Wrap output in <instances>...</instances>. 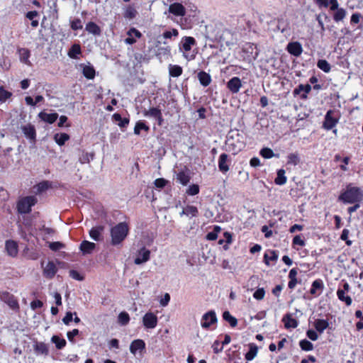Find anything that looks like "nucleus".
<instances>
[{
    "instance_id": "61",
    "label": "nucleus",
    "mask_w": 363,
    "mask_h": 363,
    "mask_svg": "<svg viewBox=\"0 0 363 363\" xmlns=\"http://www.w3.org/2000/svg\"><path fill=\"white\" fill-rule=\"evenodd\" d=\"M265 294L264 290L262 289H258L256 290L253 294V297L256 298L257 300H262Z\"/></svg>"
},
{
    "instance_id": "20",
    "label": "nucleus",
    "mask_w": 363,
    "mask_h": 363,
    "mask_svg": "<svg viewBox=\"0 0 363 363\" xmlns=\"http://www.w3.org/2000/svg\"><path fill=\"white\" fill-rule=\"evenodd\" d=\"M96 245L94 242L88 240H83L79 246V250L83 255L91 254L96 248Z\"/></svg>"
},
{
    "instance_id": "47",
    "label": "nucleus",
    "mask_w": 363,
    "mask_h": 363,
    "mask_svg": "<svg viewBox=\"0 0 363 363\" xmlns=\"http://www.w3.org/2000/svg\"><path fill=\"white\" fill-rule=\"evenodd\" d=\"M317 66L326 73H328L331 69L330 65L325 60H319L317 62Z\"/></svg>"
},
{
    "instance_id": "24",
    "label": "nucleus",
    "mask_w": 363,
    "mask_h": 363,
    "mask_svg": "<svg viewBox=\"0 0 363 363\" xmlns=\"http://www.w3.org/2000/svg\"><path fill=\"white\" fill-rule=\"evenodd\" d=\"M241 86L242 82L238 77H233L230 81H228V89L233 93L238 92Z\"/></svg>"
},
{
    "instance_id": "57",
    "label": "nucleus",
    "mask_w": 363,
    "mask_h": 363,
    "mask_svg": "<svg viewBox=\"0 0 363 363\" xmlns=\"http://www.w3.org/2000/svg\"><path fill=\"white\" fill-rule=\"evenodd\" d=\"M51 186V184L49 181H43L38 184V192H43L48 189Z\"/></svg>"
},
{
    "instance_id": "3",
    "label": "nucleus",
    "mask_w": 363,
    "mask_h": 363,
    "mask_svg": "<svg viewBox=\"0 0 363 363\" xmlns=\"http://www.w3.org/2000/svg\"><path fill=\"white\" fill-rule=\"evenodd\" d=\"M38 203L35 196H26L20 198L16 203V210L19 214H28L31 208Z\"/></svg>"
},
{
    "instance_id": "10",
    "label": "nucleus",
    "mask_w": 363,
    "mask_h": 363,
    "mask_svg": "<svg viewBox=\"0 0 363 363\" xmlns=\"http://www.w3.org/2000/svg\"><path fill=\"white\" fill-rule=\"evenodd\" d=\"M350 289V285L348 283L345 282L343 284V289H338L337 291V296L338 298L345 302L347 306H350L352 304V298L349 296H346L345 294L348 292Z\"/></svg>"
},
{
    "instance_id": "50",
    "label": "nucleus",
    "mask_w": 363,
    "mask_h": 363,
    "mask_svg": "<svg viewBox=\"0 0 363 363\" xmlns=\"http://www.w3.org/2000/svg\"><path fill=\"white\" fill-rule=\"evenodd\" d=\"M118 320L121 325H125L130 321L129 314L125 311L121 312L118 316Z\"/></svg>"
},
{
    "instance_id": "53",
    "label": "nucleus",
    "mask_w": 363,
    "mask_h": 363,
    "mask_svg": "<svg viewBox=\"0 0 363 363\" xmlns=\"http://www.w3.org/2000/svg\"><path fill=\"white\" fill-rule=\"evenodd\" d=\"M70 27L73 30H77L82 28V23L79 18H74L70 23Z\"/></svg>"
},
{
    "instance_id": "48",
    "label": "nucleus",
    "mask_w": 363,
    "mask_h": 363,
    "mask_svg": "<svg viewBox=\"0 0 363 363\" xmlns=\"http://www.w3.org/2000/svg\"><path fill=\"white\" fill-rule=\"evenodd\" d=\"M52 341L55 344V346L58 350H61L65 347L67 343L65 339L60 338L56 335L52 336Z\"/></svg>"
},
{
    "instance_id": "31",
    "label": "nucleus",
    "mask_w": 363,
    "mask_h": 363,
    "mask_svg": "<svg viewBox=\"0 0 363 363\" xmlns=\"http://www.w3.org/2000/svg\"><path fill=\"white\" fill-rule=\"evenodd\" d=\"M143 113L146 117H152L156 119L162 113V111L159 107H152L148 110L145 109Z\"/></svg>"
},
{
    "instance_id": "64",
    "label": "nucleus",
    "mask_w": 363,
    "mask_h": 363,
    "mask_svg": "<svg viewBox=\"0 0 363 363\" xmlns=\"http://www.w3.org/2000/svg\"><path fill=\"white\" fill-rule=\"evenodd\" d=\"M73 319V314L72 312L68 311L66 313L65 316L62 318L63 323L68 325Z\"/></svg>"
},
{
    "instance_id": "18",
    "label": "nucleus",
    "mask_w": 363,
    "mask_h": 363,
    "mask_svg": "<svg viewBox=\"0 0 363 363\" xmlns=\"http://www.w3.org/2000/svg\"><path fill=\"white\" fill-rule=\"evenodd\" d=\"M17 52L19 55V60L22 63L27 65L28 66L31 65V62L29 60L30 57V51L28 48H18Z\"/></svg>"
},
{
    "instance_id": "29",
    "label": "nucleus",
    "mask_w": 363,
    "mask_h": 363,
    "mask_svg": "<svg viewBox=\"0 0 363 363\" xmlns=\"http://www.w3.org/2000/svg\"><path fill=\"white\" fill-rule=\"evenodd\" d=\"M112 118L114 121L118 122V125L121 128H125L130 123L129 118H122L121 115L118 113H116L112 116Z\"/></svg>"
},
{
    "instance_id": "34",
    "label": "nucleus",
    "mask_w": 363,
    "mask_h": 363,
    "mask_svg": "<svg viewBox=\"0 0 363 363\" xmlns=\"http://www.w3.org/2000/svg\"><path fill=\"white\" fill-rule=\"evenodd\" d=\"M70 138L69 135L67 133H56L54 135V140L56 142V143L60 145H64L65 143L69 140Z\"/></svg>"
},
{
    "instance_id": "54",
    "label": "nucleus",
    "mask_w": 363,
    "mask_h": 363,
    "mask_svg": "<svg viewBox=\"0 0 363 363\" xmlns=\"http://www.w3.org/2000/svg\"><path fill=\"white\" fill-rule=\"evenodd\" d=\"M163 37L166 39H170L172 37H177L179 31L176 28H172L171 30H166L162 34Z\"/></svg>"
},
{
    "instance_id": "19",
    "label": "nucleus",
    "mask_w": 363,
    "mask_h": 363,
    "mask_svg": "<svg viewBox=\"0 0 363 363\" xmlns=\"http://www.w3.org/2000/svg\"><path fill=\"white\" fill-rule=\"evenodd\" d=\"M145 349V342L143 340L137 339L133 340L130 345V352L135 354L138 351L142 352Z\"/></svg>"
},
{
    "instance_id": "16",
    "label": "nucleus",
    "mask_w": 363,
    "mask_h": 363,
    "mask_svg": "<svg viewBox=\"0 0 363 363\" xmlns=\"http://www.w3.org/2000/svg\"><path fill=\"white\" fill-rule=\"evenodd\" d=\"M169 12L177 16H184L186 14V9L180 3H173L169 5Z\"/></svg>"
},
{
    "instance_id": "35",
    "label": "nucleus",
    "mask_w": 363,
    "mask_h": 363,
    "mask_svg": "<svg viewBox=\"0 0 363 363\" xmlns=\"http://www.w3.org/2000/svg\"><path fill=\"white\" fill-rule=\"evenodd\" d=\"M82 53L81 46L79 44H74L68 51V56L72 59H77L78 55Z\"/></svg>"
},
{
    "instance_id": "17",
    "label": "nucleus",
    "mask_w": 363,
    "mask_h": 363,
    "mask_svg": "<svg viewBox=\"0 0 363 363\" xmlns=\"http://www.w3.org/2000/svg\"><path fill=\"white\" fill-rule=\"evenodd\" d=\"M287 51L292 55L298 57L303 52V48L300 43L291 42L287 45Z\"/></svg>"
},
{
    "instance_id": "12",
    "label": "nucleus",
    "mask_w": 363,
    "mask_h": 363,
    "mask_svg": "<svg viewBox=\"0 0 363 363\" xmlns=\"http://www.w3.org/2000/svg\"><path fill=\"white\" fill-rule=\"evenodd\" d=\"M57 272V268L52 261H49L47 265L43 269V276L48 279H52L55 276Z\"/></svg>"
},
{
    "instance_id": "44",
    "label": "nucleus",
    "mask_w": 363,
    "mask_h": 363,
    "mask_svg": "<svg viewBox=\"0 0 363 363\" xmlns=\"http://www.w3.org/2000/svg\"><path fill=\"white\" fill-rule=\"evenodd\" d=\"M311 90V85L309 84H300L298 88H296L295 90H294V94H299L301 91H303L304 93L302 94L301 96V98L303 99H306V94H308L310 92V91Z\"/></svg>"
},
{
    "instance_id": "14",
    "label": "nucleus",
    "mask_w": 363,
    "mask_h": 363,
    "mask_svg": "<svg viewBox=\"0 0 363 363\" xmlns=\"http://www.w3.org/2000/svg\"><path fill=\"white\" fill-rule=\"evenodd\" d=\"M333 113L332 111H328L326 113L323 122V128L326 130L332 129L337 123V120L333 116Z\"/></svg>"
},
{
    "instance_id": "33",
    "label": "nucleus",
    "mask_w": 363,
    "mask_h": 363,
    "mask_svg": "<svg viewBox=\"0 0 363 363\" xmlns=\"http://www.w3.org/2000/svg\"><path fill=\"white\" fill-rule=\"evenodd\" d=\"M138 14V11L135 9V7L132 5L128 6L123 13V16L126 19H133L136 17Z\"/></svg>"
},
{
    "instance_id": "28",
    "label": "nucleus",
    "mask_w": 363,
    "mask_h": 363,
    "mask_svg": "<svg viewBox=\"0 0 363 363\" xmlns=\"http://www.w3.org/2000/svg\"><path fill=\"white\" fill-rule=\"evenodd\" d=\"M198 79L200 84L205 87L208 86L211 82V77L210 74L205 71H200L198 73Z\"/></svg>"
},
{
    "instance_id": "63",
    "label": "nucleus",
    "mask_w": 363,
    "mask_h": 363,
    "mask_svg": "<svg viewBox=\"0 0 363 363\" xmlns=\"http://www.w3.org/2000/svg\"><path fill=\"white\" fill-rule=\"evenodd\" d=\"M43 306V301L40 300H38V299L34 300L30 303V307L33 310H35L37 308H42Z\"/></svg>"
},
{
    "instance_id": "13",
    "label": "nucleus",
    "mask_w": 363,
    "mask_h": 363,
    "mask_svg": "<svg viewBox=\"0 0 363 363\" xmlns=\"http://www.w3.org/2000/svg\"><path fill=\"white\" fill-rule=\"evenodd\" d=\"M21 130L25 136L33 141V143L36 140V130L33 125L28 123L21 127Z\"/></svg>"
},
{
    "instance_id": "4",
    "label": "nucleus",
    "mask_w": 363,
    "mask_h": 363,
    "mask_svg": "<svg viewBox=\"0 0 363 363\" xmlns=\"http://www.w3.org/2000/svg\"><path fill=\"white\" fill-rule=\"evenodd\" d=\"M0 299L6 303L10 308L18 312L20 310V306L18 299L11 293L8 291L0 292Z\"/></svg>"
},
{
    "instance_id": "45",
    "label": "nucleus",
    "mask_w": 363,
    "mask_h": 363,
    "mask_svg": "<svg viewBox=\"0 0 363 363\" xmlns=\"http://www.w3.org/2000/svg\"><path fill=\"white\" fill-rule=\"evenodd\" d=\"M264 262L269 265V261H276L278 259L277 253L274 250L267 252L264 255Z\"/></svg>"
},
{
    "instance_id": "22",
    "label": "nucleus",
    "mask_w": 363,
    "mask_h": 363,
    "mask_svg": "<svg viewBox=\"0 0 363 363\" xmlns=\"http://www.w3.org/2000/svg\"><path fill=\"white\" fill-rule=\"evenodd\" d=\"M39 118L50 124H52L56 121L58 118V114L57 113H48L44 111H41L38 114Z\"/></svg>"
},
{
    "instance_id": "36",
    "label": "nucleus",
    "mask_w": 363,
    "mask_h": 363,
    "mask_svg": "<svg viewBox=\"0 0 363 363\" xmlns=\"http://www.w3.org/2000/svg\"><path fill=\"white\" fill-rule=\"evenodd\" d=\"M156 56L157 58L161 59L162 57H169L171 55V48L170 46L165 47H158L156 53Z\"/></svg>"
},
{
    "instance_id": "52",
    "label": "nucleus",
    "mask_w": 363,
    "mask_h": 363,
    "mask_svg": "<svg viewBox=\"0 0 363 363\" xmlns=\"http://www.w3.org/2000/svg\"><path fill=\"white\" fill-rule=\"evenodd\" d=\"M300 347L305 351H311L313 349V344L307 340H302L299 342Z\"/></svg>"
},
{
    "instance_id": "32",
    "label": "nucleus",
    "mask_w": 363,
    "mask_h": 363,
    "mask_svg": "<svg viewBox=\"0 0 363 363\" xmlns=\"http://www.w3.org/2000/svg\"><path fill=\"white\" fill-rule=\"evenodd\" d=\"M82 74L87 79H93L96 76V71L93 66L84 65L82 69Z\"/></svg>"
},
{
    "instance_id": "2",
    "label": "nucleus",
    "mask_w": 363,
    "mask_h": 363,
    "mask_svg": "<svg viewBox=\"0 0 363 363\" xmlns=\"http://www.w3.org/2000/svg\"><path fill=\"white\" fill-rule=\"evenodd\" d=\"M130 228L126 222H120L110 229L111 244L113 246L121 245L129 234Z\"/></svg>"
},
{
    "instance_id": "9",
    "label": "nucleus",
    "mask_w": 363,
    "mask_h": 363,
    "mask_svg": "<svg viewBox=\"0 0 363 363\" xmlns=\"http://www.w3.org/2000/svg\"><path fill=\"white\" fill-rule=\"evenodd\" d=\"M128 37L124 40V42L127 45H133L137 40L136 38H140L143 35L142 33L135 28H130L126 33Z\"/></svg>"
},
{
    "instance_id": "5",
    "label": "nucleus",
    "mask_w": 363,
    "mask_h": 363,
    "mask_svg": "<svg viewBox=\"0 0 363 363\" xmlns=\"http://www.w3.org/2000/svg\"><path fill=\"white\" fill-rule=\"evenodd\" d=\"M150 250L147 249L144 246L142 247L136 252L134 263L137 265H140L147 262L150 259Z\"/></svg>"
},
{
    "instance_id": "49",
    "label": "nucleus",
    "mask_w": 363,
    "mask_h": 363,
    "mask_svg": "<svg viewBox=\"0 0 363 363\" xmlns=\"http://www.w3.org/2000/svg\"><path fill=\"white\" fill-rule=\"evenodd\" d=\"M200 188L198 184H193L189 186L186 190V194L188 196H195L199 193Z\"/></svg>"
},
{
    "instance_id": "62",
    "label": "nucleus",
    "mask_w": 363,
    "mask_h": 363,
    "mask_svg": "<svg viewBox=\"0 0 363 363\" xmlns=\"http://www.w3.org/2000/svg\"><path fill=\"white\" fill-rule=\"evenodd\" d=\"M69 276L75 280L82 281L84 279V277L82 276L77 271L74 269L69 271Z\"/></svg>"
},
{
    "instance_id": "11",
    "label": "nucleus",
    "mask_w": 363,
    "mask_h": 363,
    "mask_svg": "<svg viewBox=\"0 0 363 363\" xmlns=\"http://www.w3.org/2000/svg\"><path fill=\"white\" fill-rule=\"evenodd\" d=\"M104 226L101 225L91 228L89 232V236L95 241L103 240L102 233L104 231Z\"/></svg>"
},
{
    "instance_id": "37",
    "label": "nucleus",
    "mask_w": 363,
    "mask_h": 363,
    "mask_svg": "<svg viewBox=\"0 0 363 363\" xmlns=\"http://www.w3.org/2000/svg\"><path fill=\"white\" fill-rule=\"evenodd\" d=\"M328 325V322L326 320L317 319L314 322V327L315 330L320 333H323Z\"/></svg>"
},
{
    "instance_id": "1",
    "label": "nucleus",
    "mask_w": 363,
    "mask_h": 363,
    "mask_svg": "<svg viewBox=\"0 0 363 363\" xmlns=\"http://www.w3.org/2000/svg\"><path fill=\"white\" fill-rule=\"evenodd\" d=\"M363 200V190L352 184H348L338 196V201L345 204L361 203Z\"/></svg>"
},
{
    "instance_id": "8",
    "label": "nucleus",
    "mask_w": 363,
    "mask_h": 363,
    "mask_svg": "<svg viewBox=\"0 0 363 363\" xmlns=\"http://www.w3.org/2000/svg\"><path fill=\"white\" fill-rule=\"evenodd\" d=\"M34 352L36 355L48 356L49 354L48 345L43 342L34 341L33 345Z\"/></svg>"
},
{
    "instance_id": "27",
    "label": "nucleus",
    "mask_w": 363,
    "mask_h": 363,
    "mask_svg": "<svg viewBox=\"0 0 363 363\" xmlns=\"http://www.w3.org/2000/svg\"><path fill=\"white\" fill-rule=\"evenodd\" d=\"M182 49L184 52H189L191 50V47L196 45V42L194 38L191 36H186L182 38Z\"/></svg>"
},
{
    "instance_id": "39",
    "label": "nucleus",
    "mask_w": 363,
    "mask_h": 363,
    "mask_svg": "<svg viewBox=\"0 0 363 363\" xmlns=\"http://www.w3.org/2000/svg\"><path fill=\"white\" fill-rule=\"evenodd\" d=\"M283 322L284 323L286 328H295L298 325L297 321L293 318L290 315H286L283 318Z\"/></svg>"
},
{
    "instance_id": "7",
    "label": "nucleus",
    "mask_w": 363,
    "mask_h": 363,
    "mask_svg": "<svg viewBox=\"0 0 363 363\" xmlns=\"http://www.w3.org/2000/svg\"><path fill=\"white\" fill-rule=\"evenodd\" d=\"M217 322V317L214 311L206 313L201 320V325L203 328H208L210 326Z\"/></svg>"
},
{
    "instance_id": "46",
    "label": "nucleus",
    "mask_w": 363,
    "mask_h": 363,
    "mask_svg": "<svg viewBox=\"0 0 363 363\" xmlns=\"http://www.w3.org/2000/svg\"><path fill=\"white\" fill-rule=\"evenodd\" d=\"M12 92L6 90L4 86H0V102L4 103L12 96Z\"/></svg>"
},
{
    "instance_id": "60",
    "label": "nucleus",
    "mask_w": 363,
    "mask_h": 363,
    "mask_svg": "<svg viewBox=\"0 0 363 363\" xmlns=\"http://www.w3.org/2000/svg\"><path fill=\"white\" fill-rule=\"evenodd\" d=\"M349 230L347 229H344L342 232V234L340 235V239L342 240H345L346 242V244L347 245H352V241L351 240H347L348 238V235H349Z\"/></svg>"
},
{
    "instance_id": "59",
    "label": "nucleus",
    "mask_w": 363,
    "mask_h": 363,
    "mask_svg": "<svg viewBox=\"0 0 363 363\" xmlns=\"http://www.w3.org/2000/svg\"><path fill=\"white\" fill-rule=\"evenodd\" d=\"M167 183L168 181L164 178L156 179L154 182L155 186L160 189L164 188L167 184Z\"/></svg>"
},
{
    "instance_id": "15",
    "label": "nucleus",
    "mask_w": 363,
    "mask_h": 363,
    "mask_svg": "<svg viewBox=\"0 0 363 363\" xmlns=\"http://www.w3.org/2000/svg\"><path fill=\"white\" fill-rule=\"evenodd\" d=\"M5 247L9 256L12 257L17 256L18 252V245L17 242L12 240H6Z\"/></svg>"
},
{
    "instance_id": "26",
    "label": "nucleus",
    "mask_w": 363,
    "mask_h": 363,
    "mask_svg": "<svg viewBox=\"0 0 363 363\" xmlns=\"http://www.w3.org/2000/svg\"><path fill=\"white\" fill-rule=\"evenodd\" d=\"M185 215L190 217H196L199 215V210L194 206L187 205L180 213V216Z\"/></svg>"
},
{
    "instance_id": "58",
    "label": "nucleus",
    "mask_w": 363,
    "mask_h": 363,
    "mask_svg": "<svg viewBox=\"0 0 363 363\" xmlns=\"http://www.w3.org/2000/svg\"><path fill=\"white\" fill-rule=\"evenodd\" d=\"M287 162L288 164H291L293 165H296L298 162H299V159L297 155L296 154H289L287 157Z\"/></svg>"
},
{
    "instance_id": "40",
    "label": "nucleus",
    "mask_w": 363,
    "mask_h": 363,
    "mask_svg": "<svg viewBox=\"0 0 363 363\" xmlns=\"http://www.w3.org/2000/svg\"><path fill=\"white\" fill-rule=\"evenodd\" d=\"M227 344V335H225L223 336V339L222 340L221 342H220L218 340H216L213 345H212V347H213V352L215 353H218L220 352V351H222L223 348V346Z\"/></svg>"
},
{
    "instance_id": "38",
    "label": "nucleus",
    "mask_w": 363,
    "mask_h": 363,
    "mask_svg": "<svg viewBox=\"0 0 363 363\" xmlns=\"http://www.w3.org/2000/svg\"><path fill=\"white\" fill-rule=\"evenodd\" d=\"M249 347L250 350L245 354V359L248 361H251L256 357L258 348L254 343L250 344Z\"/></svg>"
},
{
    "instance_id": "6",
    "label": "nucleus",
    "mask_w": 363,
    "mask_h": 363,
    "mask_svg": "<svg viewBox=\"0 0 363 363\" xmlns=\"http://www.w3.org/2000/svg\"><path fill=\"white\" fill-rule=\"evenodd\" d=\"M158 318L157 315L152 313H146L143 318V323L145 328L153 329L157 325Z\"/></svg>"
},
{
    "instance_id": "23",
    "label": "nucleus",
    "mask_w": 363,
    "mask_h": 363,
    "mask_svg": "<svg viewBox=\"0 0 363 363\" xmlns=\"http://www.w3.org/2000/svg\"><path fill=\"white\" fill-rule=\"evenodd\" d=\"M85 30L94 35L99 36L101 34V28L94 22L90 21L86 24Z\"/></svg>"
},
{
    "instance_id": "56",
    "label": "nucleus",
    "mask_w": 363,
    "mask_h": 363,
    "mask_svg": "<svg viewBox=\"0 0 363 363\" xmlns=\"http://www.w3.org/2000/svg\"><path fill=\"white\" fill-rule=\"evenodd\" d=\"M260 155L264 157V158H267V159H269V158H272L273 156H274V152L273 151L270 149V148H268V147H264V148H262L261 150H260Z\"/></svg>"
},
{
    "instance_id": "21",
    "label": "nucleus",
    "mask_w": 363,
    "mask_h": 363,
    "mask_svg": "<svg viewBox=\"0 0 363 363\" xmlns=\"http://www.w3.org/2000/svg\"><path fill=\"white\" fill-rule=\"evenodd\" d=\"M323 289V283L321 279L315 280L311 285L310 289L311 294L317 296H319Z\"/></svg>"
},
{
    "instance_id": "51",
    "label": "nucleus",
    "mask_w": 363,
    "mask_h": 363,
    "mask_svg": "<svg viewBox=\"0 0 363 363\" xmlns=\"http://www.w3.org/2000/svg\"><path fill=\"white\" fill-rule=\"evenodd\" d=\"M335 13H334L333 18L335 21H340L343 20V18L345 17L346 11L343 9H337L335 10Z\"/></svg>"
},
{
    "instance_id": "42",
    "label": "nucleus",
    "mask_w": 363,
    "mask_h": 363,
    "mask_svg": "<svg viewBox=\"0 0 363 363\" xmlns=\"http://www.w3.org/2000/svg\"><path fill=\"white\" fill-rule=\"evenodd\" d=\"M142 130L147 133L150 130V128L143 121H139L135 123L134 134L139 135L140 134V130Z\"/></svg>"
},
{
    "instance_id": "55",
    "label": "nucleus",
    "mask_w": 363,
    "mask_h": 363,
    "mask_svg": "<svg viewBox=\"0 0 363 363\" xmlns=\"http://www.w3.org/2000/svg\"><path fill=\"white\" fill-rule=\"evenodd\" d=\"M65 247V244L60 242H50L49 247L52 251L56 252Z\"/></svg>"
},
{
    "instance_id": "30",
    "label": "nucleus",
    "mask_w": 363,
    "mask_h": 363,
    "mask_svg": "<svg viewBox=\"0 0 363 363\" xmlns=\"http://www.w3.org/2000/svg\"><path fill=\"white\" fill-rule=\"evenodd\" d=\"M183 73V69L181 66L177 65H169V74L172 77H179Z\"/></svg>"
},
{
    "instance_id": "41",
    "label": "nucleus",
    "mask_w": 363,
    "mask_h": 363,
    "mask_svg": "<svg viewBox=\"0 0 363 363\" xmlns=\"http://www.w3.org/2000/svg\"><path fill=\"white\" fill-rule=\"evenodd\" d=\"M286 177L285 176V170L280 169L277 171V176L274 180V182L277 185H284L286 182Z\"/></svg>"
},
{
    "instance_id": "43",
    "label": "nucleus",
    "mask_w": 363,
    "mask_h": 363,
    "mask_svg": "<svg viewBox=\"0 0 363 363\" xmlns=\"http://www.w3.org/2000/svg\"><path fill=\"white\" fill-rule=\"evenodd\" d=\"M218 167L222 172L225 173L227 172V153H222L220 155Z\"/></svg>"
},
{
    "instance_id": "25",
    "label": "nucleus",
    "mask_w": 363,
    "mask_h": 363,
    "mask_svg": "<svg viewBox=\"0 0 363 363\" xmlns=\"http://www.w3.org/2000/svg\"><path fill=\"white\" fill-rule=\"evenodd\" d=\"M176 179L177 182L183 186H186L190 182L191 177L189 173L182 170L177 174Z\"/></svg>"
}]
</instances>
